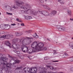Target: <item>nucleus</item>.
<instances>
[{
  "label": "nucleus",
  "mask_w": 73,
  "mask_h": 73,
  "mask_svg": "<svg viewBox=\"0 0 73 73\" xmlns=\"http://www.w3.org/2000/svg\"><path fill=\"white\" fill-rule=\"evenodd\" d=\"M15 3H17V5L18 7H20L21 9L26 11H25L23 10H21L22 13H26V12H28V11H29L31 8V7L30 5L27 4L24 5V2H22L19 0H16Z\"/></svg>",
  "instance_id": "nucleus-1"
},
{
  "label": "nucleus",
  "mask_w": 73,
  "mask_h": 73,
  "mask_svg": "<svg viewBox=\"0 0 73 73\" xmlns=\"http://www.w3.org/2000/svg\"><path fill=\"white\" fill-rule=\"evenodd\" d=\"M31 47L32 48H35V50L38 51H40L41 49H42L44 47V44L40 42L38 43L37 42L35 41L32 43Z\"/></svg>",
  "instance_id": "nucleus-2"
},
{
  "label": "nucleus",
  "mask_w": 73,
  "mask_h": 73,
  "mask_svg": "<svg viewBox=\"0 0 73 73\" xmlns=\"http://www.w3.org/2000/svg\"><path fill=\"white\" fill-rule=\"evenodd\" d=\"M23 70L25 73H35L37 72V68L35 67H32L30 68L25 67L23 68Z\"/></svg>",
  "instance_id": "nucleus-3"
},
{
  "label": "nucleus",
  "mask_w": 73,
  "mask_h": 73,
  "mask_svg": "<svg viewBox=\"0 0 73 73\" xmlns=\"http://www.w3.org/2000/svg\"><path fill=\"white\" fill-rule=\"evenodd\" d=\"M9 57L11 60L10 61V64L12 65H15V64H19V63L20 62V60L18 59H16L15 60L14 57L9 55Z\"/></svg>",
  "instance_id": "nucleus-4"
},
{
  "label": "nucleus",
  "mask_w": 73,
  "mask_h": 73,
  "mask_svg": "<svg viewBox=\"0 0 73 73\" xmlns=\"http://www.w3.org/2000/svg\"><path fill=\"white\" fill-rule=\"evenodd\" d=\"M34 48L33 50L32 48L29 49L28 51V53H29V54H31V53H35V52H36L37 51L35 50V49H36L35 48Z\"/></svg>",
  "instance_id": "nucleus-5"
},
{
  "label": "nucleus",
  "mask_w": 73,
  "mask_h": 73,
  "mask_svg": "<svg viewBox=\"0 0 73 73\" xmlns=\"http://www.w3.org/2000/svg\"><path fill=\"white\" fill-rule=\"evenodd\" d=\"M56 28L58 29V30H59V31H64L65 30V28L62 26H56Z\"/></svg>",
  "instance_id": "nucleus-6"
},
{
  "label": "nucleus",
  "mask_w": 73,
  "mask_h": 73,
  "mask_svg": "<svg viewBox=\"0 0 73 73\" xmlns=\"http://www.w3.org/2000/svg\"><path fill=\"white\" fill-rule=\"evenodd\" d=\"M13 48L14 49H15L16 50H17L20 47V45L19 44H13V45L12 46Z\"/></svg>",
  "instance_id": "nucleus-7"
},
{
  "label": "nucleus",
  "mask_w": 73,
  "mask_h": 73,
  "mask_svg": "<svg viewBox=\"0 0 73 73\" xmlns=\"http://www.w3.org/2000/svg\"><path fill=\"white\" fill-rule=\"evenodd\" d=\"M6 37H7V38H10V36L9 35H4L1 37L0 39L1 40H4V39H5V38Z\"/></svg>",
  "instance_id": "nucleus-8"
},
{
  "label": "nucleus",
  "mask_w": 73,
  "mask_h": 73,
  "mask_svg": "<svg viewBox=\"0 0 73 73\" xmlns=\"http://www.w3.org/2000/svg\"><path fill=\"white\" fill-rule=\"evenodd\" d=\"M26 38H27L26 39V40H27V44H28V45H29L31 43V40H29V38L30 39H33V38H32V37H26Z\"/></svg>",
  "instance_id": "nucleus-9"
},
{
  "label": "nucleus",
  "mask_w": 73,
  "mask_h": 73,
  "mask_svg": "<svg viewBox=\"0 0 73 73\" xmlns=\"http://www.w3.org/2000/svg\"><path fill=\"white\" fill-rule=\"evenodd\" d=\"M18 8V7H17V6H16V5H14L12 7V8L10 9V10L11 11H14L15 9H17V8Z\"/></svg>",
  "instance_id": "nucleus-10"
},
{
  "label": "nucleus",
  "mask_w": 73,
  "mask_h": 73,
  "mask_svg": "<svg viewBox=\"0 0 73 73\" xmlns=\"http://www.w3.org/2000/svg\"><path fill=\"white\" fill-rule=\"evenodd\" d=\"M56 12H57L56 11H53L50 14L51 16H53V15H54L56 13Z\"/></svg>",
  "instance_id": "nucleus-11"
},
{
  "label": "nucleus",
  "mask_w": 73,
  "mask_h": 73,
  "mask_svg": "<svg viewBox=\"0 0 73 73\" xmlns=\"http://www.w3.org/2000/svg\"><path fill=\"white\" fill-rule=\"evenodd\" d=\"M26 19H27V20H31L32 19V17L31 16H26Z\"/></svg>",
  "instance_id": "nucleus-12"
},
{
  "label": "nucleus",
  "mask_w": 73,
  "mask_h": 73,
  "mask_svg": "<svg viewBox=\"0 0 73 73\" xmlns=\"http://www.w3.org/2000/svg\"><path fill=\"white\" fill-rule=\"evenodd\" d=\"M0 28L2 29H4L5 28V25H1L0 26Z\"/></svg>",
  "instance_id": "nucleus-13"
},
{
  "label": "nucleus",
  "mask_w": 73,
  "mask_h": 73,
  "mask_svg": "<svg viewBox=\"0 0 73 73\" xmlns=\"http://www.w3.org/2000/svg\"><path fill=\"white\" fill-rule=\"evenodd\" d=\"M15 34L17 36H21V35H23V34L18 33L17 32H16L15 33Z\"/></svg>",
  "instance_id": "nucleus-14"
},
{
  "label": "nucleus",
  "mask_w": 73,
  "mask_h": 73,
  "mask_svg": "<svg viewBox=\"0 0 73 73\" xmlns=\"http://www.w3.org/2000/svg\"><path fill=\"white\" fill-rule=\"evenodd\" d=\"M5 45L6 46H11V43L8 41H6L5 42Z\"/></svg>",
  "instance_id": "nucleus-15"
},
{
  "label": "nucleus",
  "mask_w": 73,
  "mask_h": 73,
  "mask_svg": "<svg viewBox=\"0 0 73 73\" xmlns=\"http://www.w3.org/2000/svg\"><path fill=\"white\" fill-rule=\"evenodd\" d=\"M46 11H43L42 12H40V13L42 15H44L45 16V13H46Z\"/></svg>",
  "instance_id": "nucleus-16"
},
{
  "label": "nucleus",
  "mask_w": 73,
  "mask_h": 73,
  "mask_svg": "<svg viewBox=\"0 0 73 73\" xmlns=\"http://www.w3.org/2000/svg\"><path fill=\"white\" fill-rule=\"evenodd\" d=\"M18 40H19V39L17 38H15L13 40V44L14 42H17Z\"/></svg>",
  "instance_id": "nucleus-17"
},
{
  "label": "nucleus",
  "mask_w": 73,
  "mask_h": 73,
  "mask_svg": "<svg viewBox=\"0 0 73 73\" xmlns=\"http://www.w3.org/2000/svg\"><path fill=\"white\" fill-rule=\"evenodd\" d=\"M10 29V26L9 25H5V29Z\"/></svg>",
  "instance_id": "nucleus-18"
},
{
  "label": "nucleus",
  "mask_w": 73,
  "mask_h": 73,
  "mask_svg": "<svg viewBox=\"0 0 73 73\" xmlns=\"http://www.w3.org/2000/svg\"><path fill=\"white\" fill-rule=\"evenodd\" d=\"M69 45L70 46H71L72 47V49H73V42H70L69 44Z\"/></svg>",
  "instance_id": "nucleus-19"
},
{
  "label": "nucleus",
  "mask_w": 73,
  "mask_h": 73,
  "mask_svg": "<svg viewBox=\"0 0 73 73\" xmlns=\"http://www.w3.org/2000/svg\"><path fill=\"white\" fill-rule=\"evenodd\" d=\"M1 60L4 62H5L6 61V58L5 57H3L1 58Z\"/></svg>",
  "instance_id": "nucleus-20"
},
{
  "label": "nucleus",
  "mask_w": 73,
  "mask_h": 73,
  "mask_svg": "<svg viewBox=\"0 0 73 73\" xmlns=\"http://www.w3.org/2000/svg\"><path fill=\"white\" fill-rule=\"evenodd\" d=\"M43 7L44 8H45L46 9H48V10L50 9L49 8V7L45 5H44L43 6Z\"/></svg>",
  "instance_id": "nucleus-21"
},
{
  "label": "nucleus",
  "mask_w": 73,
  "mask_h": 73,
  "mask_svg": "<svg viewBox=\"0 0 73 73\" xmlns=\"http://www.w3.org/2000/svg\"><path fill=\"white\" fill-rule=\"evenodd\" d=\"M71 10H68V14L69 16H71Z\"/></svg>",
  "instance_id": "nucleus-22"
},
{
  "label": "nucleus",
  "mask_w": 73,
  "mask_h": 73,
  "mask_svg": "<svg viewBox=\"0 0 73 73\" xmlns=\"http://www.w3.org/2000/svg\"><path fill=\"white\" fill-rule=\"evenodd\" d=\"M47 50V48L46 47H44L42 48H41L40 50Z\"/></svg>",
  "instance_id": "nucleus-23"
},
{
  "label": "nucleus",
  "mask_w": 73,
  "mask_h": 73,
  "mask_svg": "<svg viewBox=\"0 0 73 73\" xmlns=\"http://www.w3.org/2000/svg\"><path fill=\"white\" fill-rule=\"evenodd\" d=\"M14 52H15V53H17V54H20V52L19 51H17L16 50H14Z\"/></svg>",
  "instance_id": "nucleus-24"
},
{
  "label": "nucleus",
  "mask_w": 73,
  "mask_h": 73,
  "mask_svg": "<svg viewBox=\"0 0 73 73\" xmlns=\"http://www.w3.org/2000/svg\"><path fill=\"white\" fill-rule=\"evenodd\" d=\"M47 66L50 69H51L52 70H53V69H54V68L53 67H52V66Z\"/></svg>",
  "instance_id": "nucleus-25"
},
{
  "label": "nucleus",
  "mask_w": 73,
  "mask_h": 73,
  "mask_svg": "<svg viewBox=\"0 0 73 73\" xmlns=\"http://www.w3.org/2000/svg\"><path fill=\"white\" fill-rule=\"evenodd\" d=\"M58 2H60V4H64V2H63L62 1V0H58Z\"/></svg>",
  "instance_id": "nucleus-26"
},
{
  "label": "nucleus",
  "mask_w": 73,
  "mask_h": 73,
  "mask_svg": "<svg viewBox=\"0 0 73 73\" xmlns=\"http://www.w3.org/2000/svg\"><path fill=\"white\" fill-rule=\"evenodd\" d=\"M22 44H23V45H26V43H25V42H24V40H23L22 41Z\"/></svg>",
  "instance_id": "nucleus-27"
},
{
  "label": "nucleus",
  "mask_w": 73,
  "mask_h": 73,
  "mask_svg": "<svg viewBox=\"0 0 73 73\" xmlns=\"http://www.w3.org/2000/svg\"><path fill=\"white\" fill-rule=\"evenodd\" d=\"M32 13H33L34 15H37V12H36L35 11H33Z\"/></svg>",
  "instance_id": "nucleus-28"
},
{
  "label": "nucleus",
  "mask_w": 73,
  "mask_h": 73,
  "mask_svg": "<svg viewBox=\"0 0 73 73\" xmlns=\"http://www.w3.org/2000/svg\"><path fill=\"white\" fill-rule=\"evenodd\" d=\"M21 49L22 50V51L23 52H24V53H26V52H26V50H23V49H24V47L22 48H21Z\"/></svg>",
  "instance_id": "nucleus-29"
},
{
  "label": "nucleus",
  "mask_w": 73,
  "mask_h": 73,
  "mask_svg": "<svg viewBox=\"0 0 73 73\" xmlns=\"http://www.w3.org/2000/svg\"><path fill=\"white\" fill-rule=\"evenodd\" d=\"M49 13H48V12L46 11V12L45 13V15L44 16H49Z\"/></svg>",
  "instance_id": "nucleus-30"
},
{
  "label": "nucleus",
  "mask_w": 73,
  "mask_h": 73,
  "mask_svg": "<svg viewBox=\"0 0 73 73\" xmlns=\"http://www.w3.org/2000/svg\"><path fill=\"white\" fill-rule=\"evenodd\" d=\"M21 68H22V67L21 66L20 67H17L16 68L15 70H18L19 69H21Z\"/></svg>",
  "instance_id": "nucleus-31"
},
{
  "label": "nucleus",
  "mask_w": 73,
  "mask_h": 73,
  "mask_svg": "<svg viewBox=\"0 0 73 73\" xmlns=\"http://www.w3.org/2000/svg\"><path fill=\"white\" fill-rule=\"evenodd\" d=\"M24 49H25V50H26V52H27L28 51V47L26 46L24 48Z\"/></svg>",
  "instance_id": "nucleus-32"
},
{
  "label": "nucleus",
  "mask_w": 73,
  "mask_h": 73,
  "mask_svg": "<svg viewBox=\"0 0 73 73\" xmlns=\"http://www.w3.org/2000/svg\"><path fill=\"white\" fill-rule=\"evenodd\" d=\"M16 20L17 21H18L19 22H22V21H21V20L18 19V18H17L16 19Z\"/></svg>",
  "instance_id": "nucleus-33"
},
{
  "label": "nucleus",
  "mask_w": 73,
  "mask_h": 73,
  "mask_svg": "<svg viewBox=\"0 0 73 73\" xmlns=\"http://www.w3.org/2000/svg\"><path fill=\"white\" fill-rule=\"evenodd\" d=\"M69 61H73V57L70 58Z\"/></svg>",
  "instance_id": "nucleus-34"
},
{
  "label": "nucleus",
  "mask_w": 73,
  "mask_h": 73,
  "mask_svg": "<svg viewBox=\"0 0 73 73\" xmlns=\"http://www.w3.org/2000/svg\"><path fill=\"white\" fill-rule=\"evenodd\" d=\"M49 59V58L48 57H44V60H48Z\"/></svg>",
  "instance_id": "nucleus-35"
},
{
  "label": "nucleus",
  "mask_w": 73,
  "mask_h": 73,
  "mask_svg": "<svg viewBox=\"0 0 73 73\" xmlns=\"http://www.w3.org/2000/svg\"><path fill=\"white\" fill-rule=\"evenodd\" d=\"M3 68H0V73H3Z\"/></svg>",
  "instance_id": "nucleus-36"
},
{
  "label": "nucleus",
  "mask_w": 73,
  "mask_h": 73,
  "mask_svg": "<svg viewBox=\"0 0 73 73\" xmlns=\"http://www.w3.org/2000/svg\"><path fill=\"white\" fill-rule=\"evenodd\" d=\"M46 73V71L45 70H43L41 72H39V73Z\"/></svg>",
  "instance_id": "nucleus-37"
},
{
  "label": "nucleus",
  "mask_w": 73,
  "mask_h": 73,
  "mask_svg": "<svg viewBox=\"0 0 73 73\" xmlns=\"http://www.w3.org/2000/svg\"><path fill=\"white\" fill-rule=\"evenodd\" d=\"M6 13L7 14V15H12V13H9L8 12H7Z\"/></svg>",
  "instance_id": "nucleus-38"
},
{
  "label": "nucleus",
  "mask_w": 73,
  "mask_h": 73,
  "mask_svg": "<svg viewBox=\"0 0 73 73\" xmlns=\"http://www.w3.org/2000/svg\"><path fill=\"white\" fill-rule=\"evenodd\" d=\"M10 35V38H11V37H12L13 36V35L12 34H10L9 35Z\"/></svg>",
  "instance_id": "nucleus-39"
},
{
  "label": "nucleus",
  "mask_w": 73,
  "mask_h": 73,
  "mask_svg": "<svg viewBox=\"0 0 73 73\" xmlns=\"http://www.w3.org/2000/svg\"><path fill=\"white\" fill-rule=\"evenodd\" d=\"M48 65H53V63H51L48 64Z\"/></svg>",
  "instance_id": "nucleus-40"
},
{
  "label": "nucleus",
  "mask_w": 73,
  "mask_h": 73,
  "mask_svg": "<svg viewBox=\"0 0 73 73\" xmlns=\"http://www.w3.org/2000/svg\"><path fill=\"white\" fill-rule=\"evenodd\" d=\"M11 25H13V26H14V25H16V24H11Z\"/></svg>",
  "instance_id": "nucleus-41"
},
{
  "label": "nucleus",
  "mask_w": 73,
  "mask_h": 73,
  "mask_svg": "<svg viewBox=\"0 0 73 73\" xmlns=\"http://www.w3.org/2000/svg\"><path fill=\"white\" fill-rule=\"evenodd\" d=\"M21 26H24V24L23 23H21Z\"/></svg>",
  "instance_id": "nucleus-42"
},
{
  "label": "nucleus",
  "mask_w": 73,
  "mask_h": 73,
  "mask_svg": "<svg viewBox=\"0 0 73 73\" xmlns=\"http://www.w3.org/2000/svg\"><path fill=\"white\" fill-rule=\"evenodd\" d=\"M58 60H57V61H52V62H58Z\"/></svg>",
  "instance_id": "nucleus-43"
},
{
  "label": "nucleus",
  "mask_w": 73,
  "mask_h": 73,
  "mask_svg": "<svg viewBox=\"0 0 73 73\" xmlns=\"http://www.w3.org/2000/svg\"><path fill=\"white\" fill-rule=\"evenodd\" d=\"M38 37V35H36L35 36V38H37Z\"/></svg>",
  "instance_id": "nucleus-44"
},
{
  "label": "nucleus",
  "mask_w": 73,
  "mask_h": 73,
  "mask_svg": "<svg viewBox=\"0 0 73 73\" xmlns=\"http://www.w3.org/2000/svg\"><path fill=\"white\" fill-rule=\"evenodd\" d=\"M6 66L7 68H9V66L8 65V64L6 65Z\"/></svg>",
  "instance_id": "nucleus-45"
},
{
  "label": "nucleus",
  "mask_w": 73,
  "mask_h": 73,
  "mask_svg": "<svg viewBox=\"0 0 73 73\" xmlns=\"http://www.w3.org/2000/svg\"><path fill=\"white\" fill-rule=\"evenodd\" d=\"M22 41H23V39H21L20 40V41L21 42H22Z\"/></svg>",
  "instance_id": "nucleus-46"
},
{
  "label": "nucleus",
  "mask_w": 73,
  "mask_h": 73,
  "mask_svg": "<svg viewBox=\"0 0 73 73\" xmlns=\"http://www.w3.org/2000/svg\"><path fill=\"white\" fill-rule=\"evenodd\" d=\"M0 65H3V64H2V62L0 61Z\"/></svg>",
  "instance_id": "nucleus-47"
},
{
  "label": "nucleus",
  "mask_w": 73,
  "mask_h": 73,
  "mask_svg": "<svg viewBox=\"0 0 73 73\" xmlns=\"http://www.w3.org/2000/svg\"><path fill=\"white\" fill-rule=\"evenodd\" d=\"M36 36V35L34 34L33 35V36L34 37H35Z\"/></svg>",
  "instance_id": "nucleus-48"
},
{
  "label": "nucleus",
  "mask_w": 73,
  "mask_h": 73,
  "mask_svg": "<svg viewBox=\"0 0 73 73\" xmlns=\"http://www.w3.org/2000/svg\"><path fill=\"white\" fill-rule=\"evenodd\" d=\"M70 20H71V21H73V18H72V19L70 18Z\"/></svg>",
  "instance_id": "nucleus-49"
},
{
  "label": "nucleus",
  "mask_w": 73,
  "mask_h": 73,
  "mask_svg": "<svg viewBox=\"0 0 73 73\" xmlns=\"http://www.w3.org/2000/svg\"><path fill=\"white\" fill-rule=\"evenodd\" d=\"M41 1V2L42 3H44V2L43 1Z\"/></svg>",
  "instance_id": "nucleus-50"
},
{
  "label": "nucleus",
  "mask_w": 73,
  "mask_h": 73,
  "mask_svg": "<svg viewBox=\"0 0 73 73\" xmlns=\"http://www.w3.org/2000/svg\"><path fill=\"white\" fill-rule=\"evenodd\" d=\"M64 54L65 56H67L68 55V54L66 53H65Z\"/></svg>",
  "instance_id": "nucleus-51"
},
{
  "label": "nucleus",
  "mask_w": 73,
  "mask_h": 73,
  "mask_svg": "<svg viewBox=\"0 0 73 73\" xmlns=\"http://www.w3.org/2000/svg\"><path fill=\"white\" fill-rule=\"evenodd\" d=\"M47 39L48 40V41H50V39H49L47 38Z\"/></svg>",
  "instance_id": "nucleus-52"
},
{
  "label": "nucleus",
  "mask_w": 73,
  "mask_h": 73,
  "mask_svg": "<svg viewBox=\"0 0 73 73\" xmlns=\"http://www.w3.org/2000/svg\"><path fill=\"white\" fill-rule=\"evenodd\" d=\"M25 32H26V33H27V32H28V33H30V32H29V31H28V32H27V31H25Z\"/></svg>",
  "instance_id": "nucleus-53"
},
{
  "label": "nucleus",
  "mask_w": 73,
  "mask_h": 73,
  "mask_svg": "<svg viewBox=\"0 0 73 73\" xmlns=\"http://www.w3.org/2000/svg\"><path fill=\"white\" fill-rule=\"evenodd\" d=\"M54 52H56V50H54Z\"/></svg>",
  "instance_id": "nucleus-54"
},
{
  "label": "nucleus",
  "mask_w": 73,
  "mask_h": 73,
  "mask_svg": "<svg viewBox=\"0 0 73 73\" xmlns=\"http://www.w3.org/2000/svg\"><path fill=\"white\" fill-rule=\"evenodd\" d=\"M8 73H11V72H9V71Z\"/></svg>",
  "instance_id": "nucleus-55"
},
{
  "label": "nucleus",
  "mask_w": 73,
  "mask_h": 73,
  "mask_svg": "<svg viewBox=\"0 0 73 73\" xmlns=\"http://www.w3.org/2000/svg\"><path fill=\"white\" fill-rule=\"evenodd\" d=\"M29 58L30 60H31V58H30V57H29Z\"/></svg>",
  "instance_id": "nucleus-56"
},
{
  "label": "nucleus",
  "mask_w": 73,
  "mask_h": 73,
  "mask_svg": "<svg viewBox=\"0 0 73 73\" xmlns=\"http://www.w3.org/2000/svg\"><path fill=\"white\" fill-rule=\"evenodd\" d=\"M71 39H72V40H73V37H72L71 38Z\"/></svg>",
  "instance_id": "nucleus-57"
},
{
  "label": "nucleus",
  "mask_w": 73,
  "mask_h": 73,
  "mask_svg": "<svg viewBox=\"0 0 73 73\" xmlns=\"http://www.w3.org/2000/svg\"><path fill=\"white\" fill-rule=\"evenodd\" d=\"M35 35H37V33H35Z\"/></svg>",
  "instance_id": "nucleus-58"
},
{
  "label": "nucleus",
  "mask_w": 73,
  "mask_h": 73,
  "mask_svg": "<svg viewBox=\"0 0 73 73\" xmlns=\"http://www.w3.org/2000/svg\"><path fill=\"white\" fill-rule=\"evenodd\" d=\"M3 68H5V66H3Z\"/></svg>",
  "instance_id": "nucleus-59"
},
{
  "label": "nucleus",
  "mask_w": 73,
  "mask_h": 73,
  "mask_svg": "<svg viewBox=\"0 0 73 73\" xmlns=\"http://www.w3.org/2000/svg\"><path fill=\"white\" fill-rule=\"evenodd\" d=\"M45 1H47V0H45Z\"/></svg>",
  "instance_id": "nucleus-60"
},
{
  "label": "nucleus",
  "mask_w": 73,
  "mask_h": 73,
  "mask_svg": "<svg viewBox=\"0 0 73 73\" xmlns=\"http://www.w3.org/2000/svg\"><path fill=\"white\" fill-rule=\"evenodd\" d=\"M0 15H1V13L0 12Z\"/></svg>",
  "instance_id": "nucleus-61"
},
{
  "label": "nucleus",
  "mask_w": 73,
  "mask_h": 73,
  "mask_svg": "<svg viewBox=\"0 0 73 73\" xmlns=\"http://www.w3.org/2000/svg\"><path fill=\"white\" fill-rule=\"evenodd\" d=\"M4 64L5 65V63H4Z\"/></svg>",
  "instance_id": "nucleus-62"
},
{
  "label": "nucleus",
  "mask_w": 73,
  "mask_h": 73,
  "mask_svg": "<svg viewBox=\"0 0 73 73\" xmlns=\"http://www.w3.org/2000/svg\"><path fill=\"white\" fill-rule=\"evenodd\" d=\"M56 69H57V68H55L56 70Z\"/></svg>",
  "instance_id": "nucleus-63"
},
{
  "label": "nucleus",
  "mask_w": 73,
  "mask_h": 73,
  "mask_svg": "<svg viewBox=\"0 0 73 73\" xmlns=\"http://www.w3.org/2000/svg\"><path fill=\"white\" fill-rule=\"evenodd\" d=\"M72 49H73V46L72 47Z\"/></svg>",
  "instance_id": "nucleus-64"
}]
</instances>
